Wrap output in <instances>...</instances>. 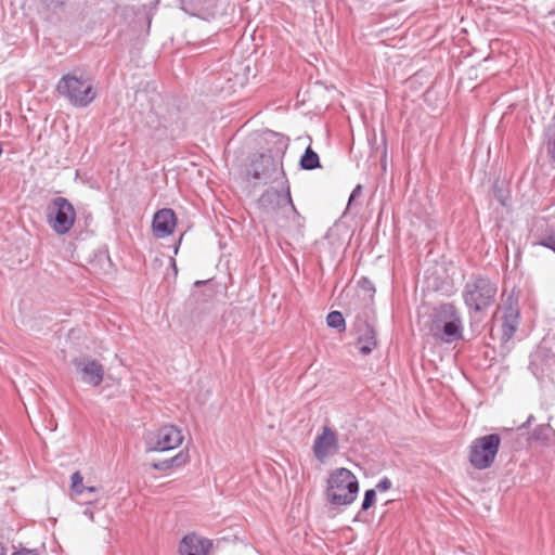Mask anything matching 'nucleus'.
<instances>
[{
  "mask_svg": "<svg viewBox=\"0 0 555 555\" xmlns=\"http://www.w3.org/2000/svg\"><path fill=\"white\" fill-rule=\"evenodd\" d=\"M56 91L77 108L89 106L96 98L91 78L80 70L64 74L57 81Z\"/></svg>",
  "mask_w": 555,
  "mask_h": 555,
  "instance_id": "obj_1",
  "label": "nucleus"
},
{
  "mask_svg": "<svg viewBox=\"0 0 555 555\" xmlns=\"http://www.w3.org/2000/svg\"><path fill=\"white\" fill-rule=\"evenodd\" d=\"M359 492V481L354 474L347 468L334 469L325 489L327 502L334 506H347L354 502Z\"/></svg>",
  "mask_w": 555,
  "mask_h": 555,
  "instance_id": "obj_2",
  "label": "nucleus"
},
{
  "mask_svg": "<svg viewBox=\"0 0 555 555\" xmlns=\"http://www.w3.org/2000/svg\"><path fill=\"white\" fill-rule=\"evenodd\" d=\"M431 332L436 338L448 344L463 339V322L454 305L442 304L435 309Z\"/></svg>",
  "mask_w": 555,
  "mask_h": 555,
  "instance_id": "obj_3",
  "label": "nucleus"
},
{
  "mask_svg": "<svg viewBox=\"0 0 555 555\" xmlns=\"http://www.w3.org/2000/svg\"><path fill=\"white\" fill-rule=\"evenodd\" d=\"M498 286L486 276H476L467 282L462 297L469 314L489 309L495 301Z\"/></svg>",
  "mask_w": 555,
  "mask_h": 555,
  "instance_id": "obj_4",
  "label": "nucleus"
},
{
  "mask_svg": "<svg viewBox=\"0 0 555 555\" xmlns=\"http://www.w3.org/2000/svg\"><path fill=\"white\" fill-rule=\"evenodd\" d=\"M271 135L275 139L274 150L269 153L258 154L250 163L249 173L255 180H264V182L271 180L278 168L274 157L276 156L282 159L288 147V139L286 137L275 132H271Z\"/></svg>",
  "mask_w": 555,
  "mask_h": 555,
  "instance_id": "obj_5",
  "label": "nucleus"
},
{
  "mask_svg": "<svg viewBox=\"0 0 555 555\" xmlns=\"http://www.w3.org/2000/svg\"><path fill=\"white\" fill-rule=\"evenodd\" d=\"M501 444L499 434H489L474 439L469 446L468 461L479 470L492 466Z\"/></svg>",
  "mask_w": 555,
  "mask_h": 555,
  "instance_id": "obj_6",
  "label": "nucleus"
},
{
  "mask_svg": "<svg viewBox=\"0 0 555 555\" xmlns=\"http://www.w3.org/2000/svg\"><path fill=\"white\" fill-rule=\"evenodd\" d=\"M47 223L57 235L67 234L76 220V210L65 197L53 198L46 209Z\"/></svg>",
  "mask_w": 555,
  "mask_h": 555,
  "instance_id": "obj_7",
  "label": "nucleus"
},
{
  "mask_svg": "<svg viewBox=\"0 0 555 555\" xmlns=\"http://www.w3.org/2000/svg\"><path fill=\"white\" fill-rule=\"evenodd\" d=\"M183 441L181 430L175 425H165L145 438L147 452H165L178 448Z\"/></svg>",
  "mask_w": 555,
  "mask_h": 555,
  "instance_id": "obj_8",
  "label": "nucleus"
},
{
  "mask_svg": "<svg viewBox=\"0 0 555 555\" xmlns=\"http://www.w3.org/2000/svg\"><path fill=\"white\" fill-rule=\"evenodd\" d=\"M280 175H281V190L268 189L259 197V207L266 211H274L275 209L289 205L293 211L296 212L294 206L288 180L285 176L282 162H280Z\"/></svg>",
  "mask_w": 555,
  "mask_h": 555,
  "instance_id": "obj_9",
  "label": "nucleus"
},
{
  "mask_svg": "<svg viewBox=\"0 0 555 555\" xmlns=\"http://www.w3.org/2000/svg\"><path fill=\"white\" fill-rule=\"evenodd\" d=\"M312 450L315 459L321 463L335 455L339 450V440L336 431L328 426H323L321 434L313 441Z\"/></svg>",
  "mask_w": 555,
  "mask_h": 555,
  "instance_id": "obj_10",
  "label": "nucleus"
},
{
  "mask_svg": "<svg viewBox=\"0 0 555 555\" xmlns=\"http://www.w3.org/2000/svg\"><path fill=\"white\" fill-rule=\"evenodd\" d=\"M76 371L81 375V382L92 387H98L104 378L103 365L89 357L73 360Z\"/></svg>",
  "mask_w": 555,
  "mask_h": 555,
  "instance_id": "obj_11",
  "label": "nucleus"
},
{
  "mask_svg": "<svg viewBox=\"0 0 555 555\" xmlns=\"http://www.w3.org/2000/svg\"><path fill=\"white\" fill-rule=\"evenodd\" d=\"M177 218L171 208H163L155 212L152 229L157 238L170 235L176 227Z\"/></svg>",
  "mask_w": 555,
  "mask_h": 555,
  "instance_id": "obj_12",
  "label": "nucleus"
},
{
  "mask_svg": "<svg viewBox=\"0 0 555 555\" xmlns=\"http://www.w3.org/2000/svg\"><path fill=\"white\" fill-rule=\"evenodd\" d=\"M211 547L210 540L202 538L195 533H189L183 537L179 553L180 555H207Z\"/></svg>",
  "mask_w": 555,
  "mask_h": 555,
  "instance_id": "obj_13",
  "label": "nucleus"
},
{
  "mask_svg": "<svg viewBox=\"0 0 555 555\" xmlns=\"http://www.w3.org/2000/svg\"><path fill=\"white\" fill-rule=\"evenodd\" d=\"M38 13L44 21L56 24L64 16L65 2L63 0H41Z\"/></svg>",
  "mask_w": 555,
  "mask_h": 555,
  "instance_id": "obj_14",
  "label": "nucleus"
},
{
  "mask_svg": "<svg viewBox=\"0 0 555 555\" xmlns=\"http://www.w3.org/2000/svg\"><path fill=\"white\" fill-rule=\"evenodd\" d=\"M357 346L359 352L363 356L370 354L377 346L376 331L374 326L357 328Z\"/></svg>",
  "mask_w": 555,
  "mask_h": 555,
  "instance_id": "obj_15",
  "label": "nucleus"
},
{
  "mask_svg": "<svg viewBox=\"0 0 555 555\" xmlns=\"http://www.w3.org/2000/svg\"><path fill=\"white\" fill-rule=\"evenodd\" d=\"M518 327V311L509 307L503 317L502 340L508 341Z\"/></svg>",
  "mask_w": 555,
  "mask_h": 555,
  "instance_id": "obj_16",
  "label": "nucleus"
},
{
  "mask_svg": "<svg viewBox=\"0 0 555 555\" xmlns=\"http://www.w3.org/2000/svg\"><path fill=\"white\" fill-rule=\"evenodd\" d=\"M188 457H189L188 453L181 451L170 459L154 462L151 464V466L155 470L165 472V470L171 469L173 467L182 466L183 464L186 463Z\"/></svg>",
  "mask_w": 555,
  "mask_h": 555,
  "instance_id": "obj_17",
  "label": "nucleus"
},
{
  "mask_svg": "<svg viewBox=\"0 0 555 555\" xmlns=\"http://www.w3.org/2000/svg\"><path fill=\"white\" fill-rule=\"evenodd\" d=\"M299 166L302 170H314L321 168L320 157L311 146L305 150L299 160Z\"/></svg>",
  "mask_w": 555,
  "mask_h": 555,
  "instance_id": "obj_18",
  "label": "nucleus"
},
{
  "mask_svg": "<svg viewBox=\"0 0 555 555\" xmlns=\"http://www.w3.org/2000/svg\"><path fill=\"white\" fill-rule=\"evenodd\" d=\"M375 312L371 306H365L356 314L354 330L366 326H374Z\"/></svg>",
  "mask_w": 555,
  "mask_h": 555,
  "instance_id": "obj_19",
  "label": "nucleus"
},
{
  "mask_svg": "<svg viewBox=\"0 0 555 555\" xmlns=\"http://www.w3.org/2000/svg\"><path fill=\"white\" fill-rule=\"evenodd\" d=\"M326 324L340 333L346 331L345 318L340 311H331L326 317Z\"/></svg>",
  "mask_w": 555,
  "mask_h": 555,
  "instance_id": "obj_20",
  "label": "nucleus"
},
{
  "mask_svg": "<svg viewBox=\"0 0 555 555\" xmlns=\"http://www.w3.org/2000/svg\"><path fill=\"white\" fill-rule=\"evenodd\" d=\"M493 196L503 207H508L511 205V195L509 192L494 185L493 188Z\"/></svg>",
  "mask_w": 555,
  "mask_h": 555,
  "instance_id": "obj_21",
  "label": "nucleus"
},
{
  "mask_svg": "<svg viewBox=\"0 0 555 555\" xmlns=\"http://www.w3.org/2000/svg\"><path fill=\"white\" fill-rule=\"evenodd\" d=\"M538 244L555 253V230L551 229L548 232L541 235Z\"/></svg>",
  "mask_w": 555,
  "mask_h": 555,
  "instance_id": "obj_22",
  "label": "nucleus"
},
{
  "mask_svg": "<svg viewBox=\"0 0 555 555\" xmlns=\"http://www.w3.org/2000/svg\"><path fill=\"white\" fill-rule=\"evenodd\" d=\"M376 501V490L375 489H369L364 492V498L362 501L361 509L367 511L370 509Z\"/></svg>",
  "mask_w": 555,
  "mask_h": 555,
  "instance_id": "obj_23",
  "label": "nucleus"
},
{
  "mask_svg": "<svg viewBox=\"0 0 555 555\" xmlns=\"http://www.w3.org/2000/svg\"><path fill=\"white\" fill-rule=\"evenodd\" d=\"M546 147L550 157L555 160V128L548 132Z\"/></svg>",
  "mask_w": 555,
  "mask_h": 555,
  "instance_id": "obj_24",
  "label": "nucleus"
},
{
  "mask_svg": "<svg viewBox=\"0 0 555 555\" xmlns=\"http://www.w3.org/2000/svg\"><path fill=\"white\" fill-rule=\"evenodd\" d=\"M82 480H83V478L79 472H75L72 475V490L74 493H76L78 495L82 494V490H78V485H81Z\"/></svg>",
  "mask_w": 555,
  "mask_h": 555,
  "instance_id": "obj_25",
  "label": "nucleus"
},
{
  "mask_svg": "<svg viewBox=\"0 0 555 555\" xmlns=\"http://www.w3.org/2000/svg\"><path fill=\"white\" fill-rule=\"evenodd\" d=\"M392 487V482L388 477H383L376 485L375 490L384 492L388 491Z\"/></svg>",
  "mask_w": 555,
  "mask_h": 555,
  "instance_id": "obj_26",
  "label": "nucleus"
},
{
  "mask_svg": "<svg viewBox=\"0 0 555 555\" xmlns=\"http://www.w3.org/2000/svg\"><path fill=\"white\" fill-rule=\"evenodd\" d=\"M12 555H37V551L23 548L21 551L14 552Z\"/></svg>",
  "mask_w": 555,
  "mask_h": 555,
  "instance_id": "obj_27",
  "label": "nucleus"
},
{
  "mask_svg": "<svg viewBox=\"0 0 555 555\" xmlns=\"http://www.w3.org/2000/svg\"><path fill=\"white\" fill-rule=\"evenodd\" d=\"M361 189H362V188H361V185H357V186L353 189V191L351 192L350 197H349V203H350L351 201H353V199L356 198V196H358V195L360 194Z\"/></svg>",
  "mask_w": 555,
  "mask_h": 555,
  "instance_id": "obj_28",
  "label": "nucleus"
},
{
  "mask_svg": "<svg viewBox=\"0 0 555 555\" xmlns=\"http://www.w3.org/2000/svg\"><path fill=\"white\" fill-rule=\"evenodd\" d=\"M362 286L366 289L374 291L372 283L367 279H362Z\"/></svg>",
  "mask_w": 555,
  "mask_h": 555,
  "instance_id": "obj_29",
  "label": "nucleus"
},
{
  "mask_svg": "<svg viewBox=\"0 0 555 555\" xmlns=\"http://www.w3.org/2000/svg\"><path fill=\"white\" fill-rule=\"evenodd\" d=\"M83 515L87 516L90 520H94V514L90 508H86L83 511Z\"/></svg>",
  "mask_w": 555,
  "mask_h": 555,
  "instance_id": "obj_30",
  "label": "nucleus"
},
{
  "mask_svg": "<svg viewBox=\"0 0 555 555\" xmlns=\"http://www.w3.org/2000/svg\"><path fill=\"white\" fill-rule=\"evenodd\" d=\"M212 0H193L194 3L199 5H206L209 4Z\"/></svg>",
  "mask_w": 555,
  "mask_h": 555,
  "instance_id": "obj_31",
  "label": "nucleus"
},
{
  "mask_svg": "<svg viewBox=\"0 0 555 555\" xmlns=\"http://www.w3.org/2000/svg\"><path fill=\"white\" fill-rule=\"evenodd\" d=\"M85 491L94 492L95 491V487H86Z\"/></svg>",
  "mask_w": 555,
  "mask_h": 555,
  "instance_id": "obj_32",
  "label": "nucleus"
},
{
  "mask_svg": "<svg viewBox=\"0 0 555 555\" xmlns=\"http://www.w3.org/2000/svg\"><path fill=\"white\" fill-rule=\"evenodd\" d=\"M86 487L81 483V485H78V490H82V492L85 491Z\"/></svg>",
  "mask_w": 555,
  "mask_h": 555,
  "instance_id": "obj_33",
  "label": "nucleus"
},
{
  "mask_svg": "<svg viewBox=\"0 0 555 555\" xmlns=\"http://www.w3.org/2000/svg\"><path fill=\"white\" fill-rule=\"evenodd\" d=\"M171 262H172L173 269L177 271L176 261L173 259H171Z\"/></svg>",
  "mask_w": 555,
  "mask_h": 555,
  "instance_id": "obj_34",
  "label": "nucleus"
},
{
  "mask_svg": "<svg viewBox=\"0 0 555 555\" xmlns=\"http://www.w3.org/2000/svg\"><path fill=\"white\" fill-rule=\"evenodd\" d=\"M2 152H3V147H2V143L0 142V156L2 155Z\"/></svg>",
  "mask_w": 555,
  "mask_h": 555,
  "instance_id": "obj_35",
  "label": "nucleus"
},
{
  "mask_svg": "<svg viewBox=\"0 0 555 555\" xmlns=\"http://www.w3.org/2000/svg\"><path fill=\"white\" fill-rule=\"evenodd\" d=\"M203 283H204L203 281H196L195 285H202Z\"/></svg>",
  "mask_w": 555,
  "mask_h": 555,
  "instance_id": "obj_36",
  "label": "nucleus"
}]
</instances>
